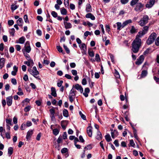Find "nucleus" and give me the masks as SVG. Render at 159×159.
I'll return each mask as SVG.
<instances>
[{"label": "nucleus", "instance_id": "obj_1", "mask_svg": "<svg viewBox=\"0 0 159 159\" xmlns=\"http://www.w3.org/2000/svg\"><path fill=\"white\" fill-rule=\"evenodd\" d=\"M141 40L138 37L136 36L135 39L132 43V50L133 52L137 53L139 51V48L141 45Z\"/></svg>", "mask_w": 159, "mask_h": 159}, {"label": "nucleus", "instance_id": "obj_2", "mask_svg": "<svg viewBox=\"0 0 159 159\" xmlns=\"http://www.w3.org/2000/svg\"><path fill=\"white\" fill-rule=\"evenodd\" d=\"M28 71L30 73L33 75L34 77L36 79H39V76H37V75H39V72L37 70V68L35 66H34L33 69L31 68H29L28 69Z\"/></svg>", "mask_w": 159, "mask_h": 159}, {"label": "nucleus", "instance_id": "obj_3", "mask_svg": "<svg viewBox=\"0 0 159 159\" xmlns=\"http://www.w3.org/2000/svg\"><path fill=\"white\" fill-rule=\"evenodd\" d=\"M149 20L148 16L147 15H144L140 21L139 22V25L141 26H143L148 23Z\"/></svg>", "mask_w": 159, "mask_h": 159}, {"label": "nucleus", "instance_id": "obj_4", "mask_svg": "<svg viewBox=\"0 0 159 159\" xmlns=\"http://www.w3.org/2000/svg\"><path fill=\"white\" fill-rule=\"evenodd\" d=\"M157 37V34L155 33H153L149 36L147 41V43L148 44L150 45L154 41Z\"/></svg>", "mask_w": 159, "mask_h": 159}, {"label": "nucleus", "instance_id": "obj_5", "mask_svg": "<svg viewBox=\"0 0 159 159\" xmlns=\"http://www.w3.org/2000/svg\"><path fill=\"white\" fill-rule=\"evenodd\" d=\"M148 28L149 26H144L143 28V31H141L139 32L136 35V37L139 38L142 37L143 35L147 33L148 30Z\"/></svg>", "mask_w": 159, "mask_h": 159}, {"label": "nucleus", "instance_id": "obj_6", "mask_svg": "<svg viewBox=\"0 0 159 159\" xmlns=\"http://www.w3.org/2000/svg\"><path fill=\"white\" fill-rule=\"evenodd\" d=\"M79 46L81 50V52L84 54H86L87 47L85 43H82L79 45Z\"/></svg>", "mask_w": 159, "mask_h": 159}, {"label": "nucleus", "instance_id": "obj_7", "mask_svg": "<svg viewBox=\"0 0 159 159\" xmlns=\"http://www.w3.org/2000/svg\"><path fill=\"white\" fill-rule=\"evenodd\" d=\"M144 59V56L143 55H141L138 59H137L135 62L136 64L140 65L143 62Z\"/></svg>", "mask_w": 159, "mask_h": 159}, {"label": "nucleus", "instance_id": "obj_8", "mask_svg": "<svg viewBox=\"0 0 159 159\" xmlns=\"http://www.w3.org/2000/svg\"><path fill=\"white\" fill-rule=\"evenodd\" d=\"M144 5L141 3H138L137 4L135 9L136 11H142L143 7Z\"/></svg>", "mask_w": 159, "mask_h": 159}, {"label": "nucleus", "instance_id": "obj_9", "mask_svg": "<svg viewBox=\"0 0 159 159\" xmlns=\"http://www.w3.org/2000/svg\"><path fill=\"white\" fill-rule=\"evenodd\" d=\"M155 2V0H150L146 5V7L148 8L151 7L154 4Z\"/></svg>", "mask_w": 159, "mask_h": 159}, {"label": "nucleus", "instance_id": "obj_10", "mask_svg": "<svg viewBox=\"0 0 159 159\" xmlns=\"http://www.w3.org/2000/svg\"><path fill=\"white\" fill-rule=\"evenodd\" d=\"M12 97L11 96H10L7 97L6 98V101L7 105L8 106H11L12 103Z\"/></svg>", "mask_w": 159, "mask_h": 159}, {"label": "nucleus", "instance_id": "obj_11", "mask_svg": "<svg viewBox=\"0 0 159 159\" xmlns=\"http://www.w3.org/2000/svg\"><path fill=\"white\" fill-rule=\"evenodd\" d=\"M111 131V136L113 139H114L118 135V133L116 130H114L113 131L112 129Z\"/></svg>", "mask_w": 159, "mask_h": 159}, {"label": "nucleus", "instance_id": "obj_12", "mask_svg": "<svg viewBox=\"0 0 159 159\" xmlns=\"http://www.w3.org/2000/svg\"><path fill=\"white\" fill-rule=\"evenodd\" d=\"M75 88L77 90H79L80 92L82 93L83 92V89L81 85L79 84H76L75 86Z\"/></svg>", "mask_w": 159, "mask_h": 159}, {"label": "nucleus", "instance_id": "obj_13", "mask_svg": "<svg viewBox=\"0 0 159 159\" xmlns=\"http://www.w3.org/2000/svg\"><path fill=\"white\" fill-rule=\"evenodd\" d=\"M33 134V131L32 130H29L27 132L26 136V139L28 141L30 139Z\"/></svg>", "mask_w": 159, "mask_h": 159}, {"label": "nucleus", "instance_id": "obj_14", "mask_svg": "<svg viewBox=\"0 0 159 159\" xmlns=\"http://www.w3.org/2000/svg\"><path fill=\"white\" fill-rule=\"evenodd\" d=\"M87 132L89 136L91 137L92 135V127L89 126L87 129Z\"/></svg>", "mask_w": 159, "mask_h": 159}, {"label": "nucleus", "instance_id": "obj_15", "mask_svg": "<svg viewBox=\"0 0 159 159\" xmlns=\"http://www.w3.org/2000/svg\"><path fill=\"white\" fill-rule=\"evenodd\" d=\"M29 44V45L28 46H25V49H23V50H25V52H26L28 53H29L31 51V49L30 46L29 45V43L28 42H27L26 43V44Z\"/></svg>", "mask_w": 159, "mask_h": 159}, {"label": "nucleus", "instance_id": "obj_16", "mask_svg": "<svg viewBox=\"0 0 159 159\" xmlns=\"http://www.w3.org/2000/svg\"><path fill=\"white\" fill-rule=\"evenodd\" d=\"M28 61L24 62V63L27 65L28 66L32 67L34 65V63L32 60H28Z\"/></svg>", "mask_w": 159, "mask_h": 159}, {"label": "nucleus", "instance_id": "obj_17", "mask_svg": "<svg viewBox=\"0 0 159 159\" xmlns=\"http://www.w3.org/2000/svg\"><path fill=\"white\" fill-rule=\"evenodd\" d=\"M68 121L66 120L62 121L61 122V125L62 128L65 129L66 128V126L67 125Z\"/></svg>", "mask_w": 159, "mask_h": 159}, {"label": "nucleus", "instance_id": "obj_18", "mask_svg": "<svg viewBox=\"0 0 159 159\" xmlns=\"http://www.w3.org/2000/svg\"><path fill=\"white\" fill-rule=\"evenodd\" d=\"M74 86H73V87L70 90V92L69 96L72 97H75V90L74 88Z\"/></svg>", "mask_w": 159, "mask_h": 159}, {"label": "nucleus", "instance_id": "obj_19", "mask_svg": "<svg viewBox=\"0 0 159 159\" xmlns=\"http://www.w3.org/2000/svg\"><path fill=\"white\" fill-rule=\"evenodd\" d=\"M85 17L86 18H90L92 20H95V16L91 13H88L85 16Z\"/></svg>", "mask_w": 159, "mask_h": 159}, {"label": "nucleus", "instance_id": "obj_20", "mask_svg": "<svg viewBox=\"0 0 159 159\" xmlns=\"http://www.w3.org/2000/svg\"><path fill=\"white\" fill-rule=\"evenodd\" d=\"M14 70L12 71L11 74L13 76H15L16 75V73L18 71V67L16 66H14L13 67Z\"/></svg>", "mask_w": 159, "mask_h": 159}, {"label": "nucleus", "instance_id": "obj_21", "mask_svg": "<svg viewBox=\"0 0 159 159\" xmlns=\"http://www.w3.org/2000/svg\"><path fill=\"white\" fill-rule=\"evenodd\" d=\"M64 24L65 25V27L66 29L70 28L72 27V25L70 23H68L64 21Z\"/></svg>", "mask_w": 159, "mask_h": 159}, {"label": "nucleus", "instance_id": "obj_22", "mask_svg": "<svg viewBox=\"0 0 159 159\" xmlns=\"http://www.w3.org/2000/svg\"><path fill=\"white\" fill-rule=\"evenodd\" d=\"M17 24L20 26L22 27L23 25V22L21 18H19L16 21Z\"/></svg>", "mask_w": 159, "mask_h": 159}, {"label": "nucleus", "instance_id": "obj_23", "mask_svg": "<svg viewBox=\"0 0 159 159\" xmlns=\"http://www.w3.org/2000/svg\"><path fill=\"white\" fill-rule=\"evenodd\" d=\"M51 95L54 96L56 97L57 96V94L56 93V89L55 88L53 87H52L51 88Z\"/></svg>", "mask_w": 159, "mask_h": 159}, {"label": "nucleus", "instance_id": "obj_24", "mask_svg": "<svg viewBox=\"0 0 159 159\" xmlns=\"http://www.w3.org/2000/svg\"><path fill=\"white\" fill-rule=\"evenodd\" d=\"M117 26V29L118 30H120L121 28H123V24L120 22H117L116 23Z\"/></svg>", "mask_w": 159, "mask_h": 159}, {"label": "nucleus", "instance_id": "obj_25", "mask_svg": "<svg viewBox=\"0 0 159 159\" xmlns=\"http://www.w3.org/2000/svg\"><path fill=\"white\" fill-rule=\"evenodd\" d=\"M25 40V39L24 37L22 36L20 38L17 43H20V44H23Z\"/></svg>", "mask_w": 159, "mask_h": 159}, {"label": "nucleus", "instance_id": "obj_26", "mask_svg": "<svg viewBox=\"0 0 159 159\" xmlns=\"http://www.w3.org/2000/svg\"><path fill=\"white\" fill-rule=\"evenodd\" d=\"M96 139L98 140L102 139V134L100 131L98 130L97 132V135L96 137Z\"/></svg>", "mask_w": 159, "mask_h": 159}, {"label": "nucleus", "instance_id": "obj_27", "mask_svg": "<svg viewBox=\"0 0 159 159\" xmlns=\"http://www.w3.org/2000/svg\"><path fill=\"white\" fill-rule=\"evenodd\" d=\"M22 50L25 56V57L27 60H32L30 58L29 55L27 53L25 52V50Z\"/></svg>", "mask_w": 159, "mask_h": 159}, {"label": "nucleus", "instance_id": "obj_28", "mask_svg": "<svg viewBox=\"0 0 159 159\" xmlns=\"http://www.w3.org/2000/svg\"><path fill=\"white\" fill-rule=\"evenodd\" d=\"M86 11L87 12H89L91 11V7L90 4H87L86 5Z\"/></svg>", "mask_w": 159, "mask_h": 159}, {"label": "nucleus", "instance_id": "obj_29", "mask_svg": "<svg viewBox=\"0 0 159 159\" xmlns=\"http://www.w3.org/2000/svg\"><path fill=\"white\" fill-rule=\"evenodd\" d=\"M132 22V21L131 20H128L122 23L123 27H125L128 24Z\"/></svg>", "mask_w": 159, "mask_h": 159}, {"label": "nucleus", "instance_id": "obj_30", "mask_svg": "<svg viewBox=\"0 0 159 159\" xmlns=\"http://www.w3.org/2000/svg\"><path fill=\"white\" fill-rule=\"evenodd\" d=\"M6 125H13L12 124V119H6Z\"/></svg>", "mask_w": 159, "mask_h": 159}, {"label": "nucleus", "instance_id": "obj_31", "mask_svg": "<svg viewBox=\"0 0 159 159\" xmlns=\"http://www.w3.org/2000/svg\"><path fill=\"white\" fill-rule=\"evenodd\" d=\"M62 15H66L67 14V11L64 8H61L60 9Z\"/></svg>", "mask_w": 159, "mask_h": 159}, {"label": "nucleus", "instance_id": "obj_32", "mask_svg": "<svg viewBox=\"0 0 159 159\" xmlns=\"http://www.w3.org/2000/svg\"><path fill=\"white\" fill-rule=\"evenodd\" d=\"M63 114L64 116L68 117V112L66 109H64L63 111Z\"/></svg>", "mask_w": 159, "mask_h": 159}, {"label": "nucleus", "instance_id": "obj_33", "mask_svg": "<svg viewBox=\"0 0 159 159\" xmlns=\"http://www.w3.org/2000/svg\"><path fill=\"white\" fill-rule=\"evenodd\" d=\"M105 138L107 142H109L111 140V139L109 134L106 135L105 136Z\"/></svg>", "mask_w": 159, "mask_h": 159}, {"label": "nucleus", "instance_id": "obj_34", "mask_svg": "<svg viewBox=\"0 0 159 159\" xmlns=\"http://www.w3.org/2000/svg\"><path fill=\"white\" fill-rule=\"evenodd\" d=\"M137 30L136 29L134 26H132L131 29L130 30V32L132 34L137 33Z\"/></svg>", "mask_w": 159, "mask_h": 159}, {"label": "nucleus", "instance_id": "obj_35", "mask_svg": "<svg viewBox=\"0 0 159 159\" xmlns=\"http://www.w3.org/2000/svg\"><path fill=\"white\" fill-rule=\"evenodd\" d=\"M13 148L12 147H10L8 148V153L9 156H11L13 153Z\"/></svg>", "mask_w": 159, "mask_h": 159}, {"label": "nucleus", "instance_id": "obj_36", "mask_svg": "<svg viewBox=\"0 0 159 159\" xmlns=\"http://www.w3.org/2000/svg\"><path fill=\"white\" fill-rule=\"evenodd\" d=\"M147 74V72L146 70H143L142 71V73L141 74V77H145Z\"/></svg>", "mask_w": 159, "mask_h": 159}, {"label": "nucleus", "instance_id": "obj_37", "mask_svg": "<svg viewBox=\"0 0 159 159\" xmlns=\"http://www.w3.org/2000/svg\"><path fill=\"white\" fill-rule=\"evenodd\" d=\"M57 49L59 52H61L63 54H64V53L63 52V50H62V48L60 46H57Z\"/></svg>", "mask_w": 159, "mask_h": 159}, {"label": "nucleus", "instance_id": "obj_38", "mask_svg": "<svg viewBox=\"0 0 159 159\" xmlns=\"http://www.w3.org/2000/svg\"><path fill=\"white\" fill-rule=\"evenodd\" d=\"M24 19L25 22L26 23H29V20L27 15H25L24 16Z\"/></svg>", "mask_w": 159, "mask_h": 159}, {"label": "nucleus", "instance_id": "obj_39", "mask_svg": "<svg viewBox=\"0 0 159 159\" xmlns=\"http://www.w3.org/2000/svg\"><path fill=\"white\" fill-rule=\"evenodd\" d=\"M9 32L10 34L12 35V36H14V33L15 32V30L14 28H13L10 29L9 30Z\"/></svg>", "mask_w": 159, "mask_h": 159}, {"label": "nucleus", "instance_id": "obj_40", "mask_svg": "<svg viewBox=\"0 0 159 159\" xmlns=\"http://www.w3.org/2000/svg\"><path fill=\"white\" fill-rule=\"evenodd\" d=\"M59 132V130L57 129H53V133L54 135H57Z\"/></svg>", "mask_w": 159, "mask_h": 159}, {"label": "nucleus", "instance_id": "obj_41", "mask_svg": "<svg viewBox=\"0 0 159 159\" xmlns=\"http://www.w3.org/2000/svg\"><path fill=\"white\" fill-rule=\"evenodd\" d=\"M88 53L89 56L91 57H93L94 56V53L93 51L89 50L88 51Z\"/></svg>", "mask_w": 159, "mask_h": 159}, {"label": "nucleus", "instance_id": "obj_42", "mask_svg": "<svg viewBox=\"0 0 159 159\" xmlns=\"http://www.w3.org/2000/svg\"><path fill=\"white\" fill-rule=\"evenodd\" d=\"M114 75L116 78H119L120 77V75L118 72L115 70L114 72Z\"/></svg>", "mask_w": 159, "mask_h": 159}, {"label": "nucleus", "instance_id": "obj_43", "mask_svg": "<svg viewBox=\"0 0 159 159\" xmlns=\"http://www.w3.org/2000/svg\"><path fill=\"white\" fill-rule=\"evenodd\" d=\"M138 0H132L130 3V5L131 6H133L135 5L137 2H138Z\"/></svg>", "mask_w": 159, "mask_h": 159}, {"label": "nucleus", "instance_id": "obj_44", "mask_svg": "<svg viewBox=\"0 0 159 159\" xmlns=\"http://www.w3.org/2000/svg\"><path fill=\"white\" fill-rule=\"evenodd\" d=\"M133 128L134 130V137L136 139L138 140V136H137V134L136 133V130L134 127H133Z\"/></svg>", "mask_w": 159, "mask_h": 159}, {"label": "nucleus", "instance_id": "obj_45", "mask_svg": "<svg viewBox=\"0 0 159 159\" xmlns=\"http://www.w3.org/2000/svg\"><path fill=\"white\" fill-rule=\"evenodd\" d=\"M95 60L97 62H99L100 61L99 56L98 54H96L95 55Z\"/></svg>", "mask_w": 159, "mask_h": 159}, {"label": "nucleus", "instance_id": "obj_46", "mask_svg": "<svg viewBox=\"0 0 159 159\" xmlns=\"http://www.w3.org/2000/svg\"><path fill=\"white\" fill-rule=\"evenodd\" d=\"M79 114L80 115V116L84 120H85L86 119V117L84 115L81 111L79 112Z\"/></svg>", "mask_w": 159, "mask_h": 159}, {"label": "nucleus", "instance_id": "obj_47", "mask_svg": "<svg viewBox=\"0 0 159 159\" xmlns=\"http://www.w3.org/2000/svg\"><path fill=\"white\" fill-rule=\"evenodd\" d=\"M18 7V6L15 5H12L11 6V9L14 11Z\"/></svg>", "mask_w": 159, "mask_h": 159}, {"label": "nucleus", "instance_id": "obj_48", "mask_svg": "<svg viewBox=\"0 0 159 159\" xmlns=\"http://www.w3.org/2000/svg\"><path fill=\"white\" fill-rule=\"evenodd\" d=\"M51 14L54 18H56L57 16V13L55 11H52L51 12Z\"/></svg>", "mask_w": 159, "mask_h": 159}, {"label": "nucleus", "instance_id": "obj_49", "mask_svg": "<svg viewBox=\"0 0 159 159\" xmlns=\"http://www.w3.org/2000/svg\"><path fill=\"white\" fill-rule=\"evenodd\" d=\"M63 47L66 52L67 53H69L70 52V51L67 47L64 44L63 45Z\"/></svg>", "mask_w": 159, "mask_h": 159}, {"label": "nucleus", "instance_id": "obj_50", "mask_svg": "<svg viewBox=\"0 0 159 159\" xmlns=\"http://www.w3.org/2000/svg\"><path fill=\"white\" fill-rule=\"evenodd\" d=\"M49 111L50 113V115H53L55 114V110L54 109V108L53 107L51 109L49 110Z\"/></svg>", "mask_w": 159, "mask_h": 159}, {"label": "nucleus", "instance_id": "obj_51", "mask_svg": "<svg viewBox=\"0 0 159 159\" xmlns=\"http://www.w3.org/2000/svg\"><path fill=\"white\" fill-rule=\"evenodd\" d=\"M14 23V21L13 20H10L8 21V24L10 26H11Z\"/></svg>", "mask_w": 159, "mask_h": 159}, {"label": "nucleus", "instance_id": "obj_52", "mask_svg": "<svg viewBox=\"0 0 159 159\" xmlns=\"http://www.w3.org/2000/svg\"><path fill=\"white\" fill-rule=\"evenodd\" d=\"M71 73L74 76L77 75V72L76 70H71Z\"/></svg>", "mask_w": 159, "mask_h": 159}, {"label": "nucleus", "instance_id": "obj_53", "mask_svg": "<svg viewBox=\"0 0 159 159\" xmlns=\"http://www.w3.org/2000/svg\"><path fill=\"white\" fill-rule=\"evenodd\" d=\"M106 30L108 33H109L110 30V26L108 25H106Z\"/></svg>", "mask_w": 159, "mask_h": 159}, {"label": "nucleus", "instance_id": "obj_54", "mask_svg": "<svg viewBox=\"0 0 159 159\" xmlns=\"http://www.w3.org/2000/svg\"><path fill=\"white\" fill-rule=\"evenodd\" d=\"M30 109V106H28L26 107L25 108L24 110L25 112H27L29 111Z\"/></svg>", "mask_w": 159, "mask_h": 159}, {"label": "nucleus", "instance_id": "obj_55", "mask_svg": "<svg viewBox=\"0 0 159 159\" xmlns=\"http://www.w3.org/2000/svg\"><path fill=\"white\" fill-rule=\"evenodd\" d=\"M84 36L87 37L88 35H91V33L88 31H86L85 32H84Z\"/></svg>", "mask_w": 159, "mask_h": 159}, {"label": "nucleus", "instance_id": "obj_56", "mask_svg": "<svg viewBox=\"0 0 159 159\" xmlns=\"http://www.w3.org/2000/svg\"><path fill=\"white\" fill-rule=\"evenodd\" d=\"M67 151V149L66 148H63L61 150V152L62 153H65Z\"/></svg>", "mask_w": 159, "mask_h": 159}, {"label": "nucleus", "instance_id": "obj_57", "mask_svg": "<svg viewBox=\"0 0 159 159\" xmlns=\"http://www.w3.org/2000/svg\"><path fill=\"white\" fill-rule=\"evenodd\" d=\"M82 84L83 85H85L87 84V81L85 78L83 79L82 81Z\"/></svg>", "mask_w": 159, "mask_h": 159}, {"label": "nucleus", "instance_id": "obj_58", "mask_svg": "<svg viewBox=\"0 0 159 159\" xmlns=\"http://www.w3.org/2000/svg\"><path fill=\"white\" fill-rule=\"evenodd\" d=\"M92 148L91 145H88L87 147H85L84 148V149H86L87 150H90Z\"/></svg>", "mask_w": 159, "mask_h": 159}, {"label": "nucleus", "instance_id": "obj_59", "mask_svg": "<svg viewBox=\"0 0 159 159\" xmlns=\"http://www.w3.org/2000/svg\"><path fill=\"white\" fill-rule=\"evenodd\" d=\"M11 82V83L14 85H16L17 84L16 80L15 79H12Z\"/></svg>", "mask_w": 159, "mask_h": 159}, {"label": "nucleus", "instance_id": "obj_60", "mask_svg": "<svg viewBox=\"0 0 159 159\" xmlns=\"http://www.w3.org/2000/svg\"><path fill=\"white\" fill-rule=\"evenodd\" d=\"M32 124L31 121H28L26 122V126H27V127L30 126L32 125Z\"/></svg>", "mask_w": 159, "mask_h": 159}, {"label": "nucleus", "instance_id": "obj_61", "mask_svg": "<svg viewBox=\"0 0 159 159\" xmlns=\"http://www.w3.org/2000/svg\"><path fill=\"white\" fill-rule=\"evenodd\" d=\"M130 144L132 146L134 147L135 143L133 140L131 139L130 140Z\"/></svg>", "mask_w": 159, "mask_h": 159}, {"label": "nucleus", "instance_id": "obj_62", "mask_svg": "<svg viewBox=\"0 0 159 159\" xmlns=\"http://www.w3.org/2000/svg\"><path fill=\"white\" fill-rule=\"evenodd\" d=\"M65 77L68 79H71L72 78L71 76L69 74H66L65 75Z\"/></svg>", "mask_w": 159, "mask_h": 159}, {"label": "nucleus", "instance_id": "obj_63", "mask_svg": "<svg viewBox=\"0 0 159 159\" xmlns=\"http://www.w3.org/2000/svg\"><path fill=\"white\" fill-rule=\"evenodd\" d=\"M13 120L14 124H16L17 123V119L16 117H14Z\"/></svg>", "mask_w": 159, "mask_h": 159}, {"label": "nucleus", "instance_id": "obj_64", "mask_svg": "<svg viewBox=\"0 0 159 159\" xmlns=\"http://www.w3.org/2000/svg\"><path fill=\"white\" fill-rule=\"evenodd\" d=\"M155 44L157 46L159 45V36L157 38L155 41Z\"/></svg>", "mask_w": 159, "mask_h": 159}]
</instances>
